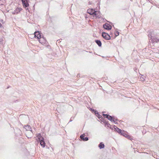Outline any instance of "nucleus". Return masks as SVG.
<instances>
[{
    "label": "nucleus",
    "instance_id": "nucleus-9",
    "mask_svg": "<svg viewBox=\"0 0 159 159\" xmlns=\"http://www.w3.org/2000/svg\"><path fill=\"white\" fill-rule=\"evenodd\" d=\"M95 11L93 9H89L87 10V12L90 15L94 16Z\"/></svg>",
    "mask_w": 159,
    "mask_h": 159
},
{
    "label": "nucleus",
    "instance_id": "nucleus-17",
    "mask_svg": "<svg viewBox=\"0 0 159 159\" xmlns=\"http://www.w3.org/2000/svg\"><path fill=\"white\" fill-rule=\"evenodd\" d=\"M37 137H38L39 140L44 139V138L41 136V135L40 133L38 134Z\"/></svg>",
    "mask_w": 159,
    "mask_h": 159
},
{
    "label": "nucleus",
    "instance_id": "nucleus-6",
    "mask_svg": "<svg viewBox=\"0 0 159 159\" xmlns=\"http://www.w3.org/2000/svg\"><path fill=\"white\" fill-rule=\"evenodd\" d=\"M94 15L93 17L96 18H100L101 17V15L100 12L99 11H95Z\"/></svg>",
    "mask_w": 159,
    "mask_h": 159
},
{
    "label": "nucleus",
    "instance_id": "nucleus-12",
    "mask_svg": "<svg viewBox=\"0 0 159 159\" xmlns=\"http://www.w3.org/2000/svg\"><path fill=\"white\" fill-rule=\"evenodd\" d=\"M39 42L41 43H44L46 42V40L44 39L43 37H41V38H39Z\"/></svg>",
    "mask_w": 159,
    "mask_h": 159
},
{
    "label": "nucleus",
    "instance_id": "nucleus-20",
    "mask_svg": "<svg viewBox=\"0 0 159 159\" xmlns=\"http://www.w3.org/2000/svg\"><path fill=\"white\" fill-rule=\"evenodd\" d=\"M84 136H85V135L84 134H81L80 136V138L82 139V140H83L84 138Z\"/></svg>",
    "mask_w": 159,
    "mask_h": 159
},
{
    "label": "nucleus",
    "instance_id": "nucleus-3",
    "mask_svg": "<svg viewBox=\"0 0 159 159\" xmlns=\"http://www.w3.org/2000/svg\"><path fill=\"white\" fill-rule=\"evenodd\" d=\"M114 128L115 129V130L118 132L119 134H120L121 135H122L123 134H125V131L123 130H121L117 127V126L114 125Z\"/></svg>",
    "mask_w": 159,
    "mask_h": 159
},
{
    "label": "nucleus",
    "instance_id": "nucleus-23",
    "mask_svg": "<svg viewBox=\"0 0 159 159\" xmlns=\"http://www.w3.org/2000/svg\"><path fill=\"white\" fill-rule=\"evenodd\" d=\"M127 138L130 140H131L132 139V138L129 135H127Z\"/></svg>",
    "mask_w": 159,
    "mask_h": 159
},
{
    "label": "nucleus",
    "instance_id": "nucleus-8",
    "mask_svg": "<svg viewBox=\"0 0 159 159\" xmlns=\"http://www.w3.org/2000/svg\"><path fill=\"white\" fill-rule=\"evenodd\" d=\"M34 37L37 38L38 39H39V38H41V34L39 31H35L34 33Z\"/></svg>",
    "mask_w": 159,
    "mask_h": 159
},
{
    "label": "nucleus",
    "instance_id": "nucleus-1",
    "mask_svg": "<svg viewBox=\"0 0 159 159\" xmlns=\"http://www.w3.org/2000/svg\"><path fill=\"white\" fill-rule=\"evenodd\" d=\"M102 115L104 117L107 119L108 120H110L111 122H114L115 123H116V120H117V118H115L114 116H111L108 114H103Z\"/></svg>",
    "mask_w": 159,
    "mask_h": 159
},
{
    "label": "nucleus",
    "instance_id": "nucleus-2",
    "mask_svg": "<svg viewBox=\"0 0 159 159\" xmlns=\"http://www.w3.org/2000/svg\"><path fill=\"white\" fill-rule=\"evenodd\" d=\"M148 36L151 37V39L153 42H159V39L157 38V36L152 33L148 34Z\"/></svg>",
    "mask_w": 159,
    "mask_h": 159
},
{
    "label": "nucleus",
    "instance_id": "nucleus-16",
    "mask_svg": "<svg viewBox=\"0 0 159 159\" xmlns=\"http://www.w3.org/2000/svg\"><path fill=\"white\" fill-rule=\"evenodd\" d=\"M93 113L95 114V115H96V116L99 118V119L100 117H102V116L100 115L99 114L97 111L95 110V111L93 112Z\"/></svg>",
    "mask_w": 159,
    "mask_h": 159
},
{
    "label": "nucleus",
    "instance_id": "nucleus-28",
    "mask_svg": "<svg viewBox=\"0 0 159 159\" xmlns=\"http://www.w3.org/2000/svg\"><path fill=\"white\" fill-rule=\"evenodd\" d=\"M156 6L157 8H159V5H156Z\"/></svg>",
    "mask_w": 159,
    "mask_h": 159
},
{
    "label": "nucleus",
    "instance_id": "nucleus-31",
    "mask_svg": "<svg viewBox=\"0 0 159 159\" xmlns=\"http://www.w3.org/2000/svg\"><path fill=\"white\" fill-rule=\"evenodd\" d=\"M28 8H26V10H28Z\"/></svg>",
    "mask_w": 159,
    "mask_h": 159
},
{
    "label": "nucleus",
    "instance_id": "nucleus-21",
    "mask_svg": "<svg viewBox=\"0 0 159 159\" xmlns=\"http://www.w3.org/2000/svg\"><path fill=\"white\" fill-rule=\"evenodd\" d=\"M89 140V138L88 137H84L83 140L84 141H87Z\"/></svg>",
    "mask_w": 159,
    "mask_h": 159
},
{
    "label": "nucleus",
    "instance_id": "nucleus-22",
    "mask_svg": "<svg viewBox=\"0 0 159 159\" xmlns=\"http://www.w3.org/2000/svg\"><path fill=\"white\" fill-rule=\"evenodd\" d=\"M122 135L125 136V137L127 138V135H128L127 134H126L125 131V134H123Z\"/></svg>",
    "mask_w": 159,
    "mask_h": 159
},
{
    "label": "nucleus",
    "instance_id": "nucleus-25",
    "mask_svg": "<svg viewBox=\"0 0 159 159\" xmlns=\"http://www.w3.org/2000/svg\"><path fill=\"white\" fill-rule=\"evenodd\" d=\"M108 121L106 123V125H107V126H108V127H109V126H110V124L109 123H108Z\"/></svg>",
    "mask_w": 159,
    "mask_h": 159
},
{
    "label": "nucleus",
    "instance_id": "nucleus-4",
    "mask_svg": "<svg viewBox=\"0 0 159 159\" xmlns=\"http://www.w3.org/2000/svg\"><path fill=\"white\" fill-rule=\"evenodd\" d=\"M102 37L106 40H110L111 39L110 35L105 32H102Z\"/></svg>",
    "mask_w": 159,
    "mask_h": 159
},
{
    "label": "nucleus",
    "instance_id": "nucleus-10",
    "mask_svg": "<svg viewBox=\"0 0 159 159\" xmlns=\"http://www.w3.org/2000/svg\"><path fill=\"white\" fill-rule=\"evenodd\" d=\"M40 142V145L41 146H42L43 148H44L45 146V143L44 141V139H41L39 140Z\"/></svg>",
    "mask_w": 159,
    "mask_h": 159
},
{
    "label": "nucleus",
    "instance_id": "nucleus-7",
    "mask_svg": "<svg viewBox=\"0 0 159 159\" xmlns=\"http://www.w3.org/2000/svg\"><path fill=\"white\" fill-rule=\"evenodd\" d=\"M103 27L104 29L108 30H110L111 29V26L108 23H106L103 25Z\"/></svg>",
    "mask_w": 159,
    "mask_h": 159
},
{
    "label": "nucleus",
    "instance_id": "nucleus-11",
    "mask_svg": "<svg viewBox=\"0 0 159 159\" xmlns=\"http://www.w3.org/2000/svg\"><path fill=\"white\" fill-rule=\"evenodd\" d=\"M24 127L25 128L26 130H30L31 132H32V128H31V127L30 126V125H25L24 126ZM30 133L31 134H32V132H31Z\"/></svg>",
    "mask_w": 159,
    "mask_h": 159
},
{
    "label": "nucleus",
    "instance_id": "nucleus-15",
    "mask_svg": "<svg viewBox=\"0 0 159 159\" xmlns=\"http://www.w3.org/2000/svg\"><path fill=\"white\" fill-rule=\"evenodd\" d=\"M100 149L103 148L105 147V145L102 142H101L98 145Z\"/></svg>",
    "mask_w": 159,
    "mask_h": 159
},
{
    "label": "nucleus",
    "instance_id": "nucleus-14",
    "mask_svg": "<svg viewBox=\"0 0 159 159\" xmlns=\"http://www.w3.org/2000/svg\"><path fill=\"white\" fill-rule=\"evenodd\" d=\"M95 41L99 47L102 46V43L99 40L97 39L95 40Z\"/></svg>",
    "mask_w": 159,
    "mask_h": 159
},
{
    "label": "nucleus",
    "instance_id": "nucleus-13",
    "mask_svg": "<svg viewBox=\"0 0 159 159\" xmlns=\"http://www.w3.org/2000/svg\"><path fill=\"white\" fill-rule=\"evenodd\" d=\"M22 10V9L20 7H17L15 10L14 11L15 13H16V14H18Z\"/></svg>",
    "mask_w": 159,
    "mask_h": 159
},
{
    "label": "nucleus",
    "instance_id": "nucleus-24",
    "mask_svg": "<svg viewBox=\"0 0 159 159\" xmlns=\"http://www.w3.org/2000/svg\"><path fill=\"white\" fill-rule=\"evenodd\" d=\"M90 110L93 113V112H94L95 111V110H94V109H92V108H91Z\"/></svg>",
    "mask_w": 159,
    "mask_h": 159
},
{
    "label": "nucleus",
    "instance_id": "nucleus-30",
    "mask_svg": "<svg viewBox=\"0 0 159 159\" xmlns=\"http://www.w3.org/2000/svg\"><path fill=\"white\" fill-rule=\"evenodd\" d=\"M2 26V24H1L0 23V27H1Z\"/></svg>",
    "mask_w": 159,
    "mask_h": 159
},
{
    "label": "nucleus",
    "instance_id": "nucleus-5",
    "mask_svg": "<svg viewBox=\"0 0 159 159\" xmlns=\"http://www.w3.org/2000/svg\"><path fill=\"white\" fill-rule=\"evenodd\" d=\"M23 6L24 8H26L29 6V0H21Z\"/></svg>",
    "mask_w": 159,
    "mask_h": 159
},
{
    "label": "nucleus",
    "instance_id": "nucleus-26",
    "mask_svg": "<svg viewBox=\"0 0 159 159\" xmlns=\"http://www.w3.org/2000/svg\"><path fill=\"white\" fill-rule=\"evenodd\" d=\"M92 4V2H89V5H91Z\"/></svg>",
    "mask_w": 159,
    "mask_h": 159
},
{
    "label": "nucleus",
    "instance_id": "nucleus-27",
    "mask_svg": "<svg viewBox=\"0 0 159 159\" xmlns=\"http://www.w3.org/2000/svg\"><path fill=\"white\" fill-rule=\"evenodd\" d=\"M72 117H71L70 119V122H71L72 121Z\"/></svg>",
    "mask_w": 159,
    "mask_h": 159
},
{
    "label": "nucleus",
    "instance_id": "nucleus-29",
    "mask_svg": "<svg viewBox=\"0 0 159 159\" xmlns=\"http://www.w3.org/2000/svg\"><path fill=\"white\" fill-rule=\"evenodd\" d=\"M16 14V13H15V11H14V12H13V14Z\"/></svg>",
    "mask_w": 159,
    "mask_h": 159
},
{
    "label": "nucleus",
    "instance_id": "nucleus-18",
    "mask_svg": "<svg viewBox=\"0 0 159 159\" xmlns=\"http://www.w3.org/2000/svg\"><path fill=\"white\" fill-rule=\"evenodd\" d=\"M142 76H143V77L141 76L140 77V79L141 81H144L145 80V77L144 76L142 75Z\"/></svg>",
    "mask_w": 159,
    "mask_h": 159
},
{
    "label": "nucleus",
    "instance_id": "nucleus-19",
    "mask_svg": "<svg viewBox=\"0 0 159 159\" xmlns=\"http://www.w3.org/2000/svg\"><path fill=\"white\" fill-rule=\"evenodd\" d=\"M115 37H116L119 35V32L117 31H116L115 32Z\"/></svg>",
    "mask_w": 159,
    "mask_h": 159
}]
</instances>
